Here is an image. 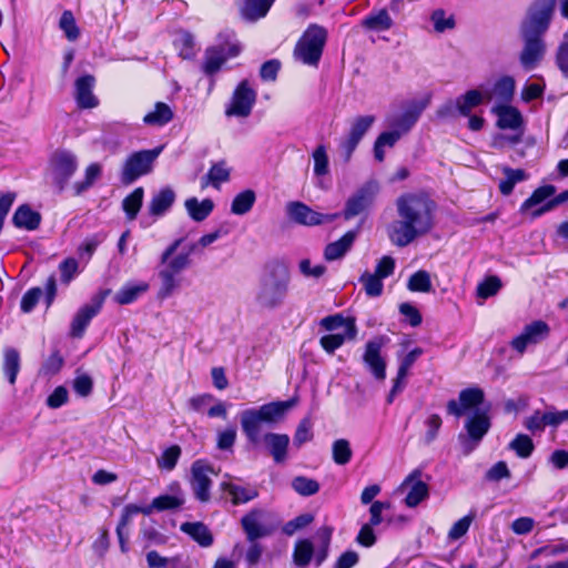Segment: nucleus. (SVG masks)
Returning <instances> with one entry per match:
<instances>
[{
  "label": "nucleus",
  "mask_w": 568,
  "mask_h": 568,
  "mask_svg": "<svg viewBox=\"0 0 568 568\" xmlns=\"http://www.w3.org/2000/svg\"><path fill=\"white\" fill-rule=\"evenodd\" d=\"M435 202L425 193H405L396 200L397 220L387 226L389 241L405 247L434 226Z\"/></svg>",
  "instance_id": "obj_1"
},
{
  "label": "nucleus",
  "mask_w": 568,
  "mask_h": 568,
  "mask_svg": "<svg viewBox=\"0 0 568 568\" xmlns=\"http://www.w3.org/2000/svg\"><path fill=\"white\" fill-rule=\"evenodd\" d=\"M295 405V399L272 402L258 408H248L240 414L241 427L248 443L256 446L264 443L276 464L287 458L290 437L286 434L266 433L262 435V425L280 423L286 412Z\"/></svg>",
  "instance_id": "obj_2"
},
{
  "label": "nucleus",
  "mask_w": 568,
  "mask_h": 568,
  "mask_svg": "<svg viewBox=\"0 0 568 568\" xmlns=\"http://www.w3.org/2000/svg\"><path fill=\"white\" fill-rule=\"evenodd\" d=\"M291 275L287 265L281 260H272L265 265L261 276L255 302L263 310H275L283 305L290 288Z\"/></svg>",
  "instance_id": "obj_3"
},
{
  "label": "nucleus",
  "mask_w": 568,
  "mask_h": 568,
  "mask_svg": "<svg viewBox=\"0 0 568 568\" xmlns=\"http://www.w3.org/2000/svg\"><path fill=\"white\" fill-rule=\"evenodd\" d=\"M183 239H178L171 243L162 253L160 258V270L158 276L161 281V286L158 293L160 298L171 296L180 286V274L190 267L191 253L195 244H192L187 252L176 254L178 248L181 246Z\"/></svg>",
  "instance_id": "obj_4"
},
{
  "label": "nucleus",
  "mask_w": 568,
  "mask_h": 568,
  "mask_svg": "<svg viewBox=\"0 0 568 568\" xmlns=\"http://www.w3.org/2000/svg\"><path fill=\"white\" fill-rule=\"evenodd\" d=\"M558 0H534L519 28L520 34L541 37L548 31Z\"/></svg>",
  "instance_id": "obj_5"
},
{
  "label": "nucleus",
  "mask_w": 568,
  "mask_h": 568,
  "mask_svg": "<svg viewBox=\"0 0 568 568\" xmlns=\"http://www.w3.org/2000/svg\"><path fill=\"white\" fill-rule=\"evenodd\" d=\"M327 32L318 24H311L294 48L296 60L311 67H317L326 43Z\"/></svg>",
  "instance_id": "obj_6"
},
{
  "label": "nucleus",
  "mask_w": 568,
  "mask_h": 568,
  "mask_svg": "<svg viewBox=\"0 0 568 568\" xmlns=\"http://www.w3.org/2000/svg\"><path fill=\"white\" fill-rule=\"evenodd\" d=\"M162 149V146H159L152 150H142L128 156L121 171V182L129 185L140 176L151 173Z\"/></svg>",
  "instance_id": "obj_7"
},
{
  "label": "nucleus",
  "mask_w": 568,
  "mask_h": 568,
  "mask_svg": "<svg viewBox=\"0 0 568 568\" xmlns=\"http://www.w3.org/2000/svg\"><path fill=\"white\" fill-rule=\"evenodd\" d=\"M233 37L230 32H222L219 34V43L206 49L203 71L207 75L215 74L229 58L240 53L241 48L233 41Z\"/></svg>",
  "instance_id": "obj_8"
},
{
  "label": "nucleus",
  "mask_w": 568,
  "mask_h": 568,
  "mask_svg": "<svg viewBox=\"0 0 568 568\" xmlns=\"http://www.w3.org/2000/svg\"><path fill=\"white\" fill-rule=\"evenodd\" d=\"M490 428V418L486 412H477L465 423L466 433L458 435V442L465 455L470 454Z\"/></svg>",
  "instance_id": "obj_9"
},
{
  "label": "nucleus",
  "mask_w": 568,
  "mask_h": 568,
  "mask_svg": "<svg viewBox=\"0 0 568 568\" xmlns=\"http://www.w3.org/2000/svg\"><path fill=\"white\" fill-rule=\"evenodd\" d=\"M272 514L261 508H254L241 519V526L248 541L267 537L274 532L277 524L271 521Z\"/></svg>",
  "instance_id": "obj_10"
},
{
  "label": "nucleus",
  "mask_w": 568,
  "mask_h": 568,
  "mask_svg": "<svg viewBox=\"0 0 568 568\" xmlns=\"http://www.w3.org/2000/svg\"><path fill=\"white\" fill-rule=\"evenodd\" d=\"M375 115H359L353 119L351 122L349 130L345 134V136L341 140L338 145L339 155L344 160V162H349L354 151L357 145L367 133V131L375 123Z\"/></svg>",
  "instance_id": "obj_11"
},
{
  "label": "nucleus",
  "mask_w": 568,
  "mask_h": 568,
  "mask_svg": "<svg viewBox=\"0 0 568 568\" xmlns=\"http://www.w3.org/2000/svg\"><path fill=\"white\" fill-rule=\"evenodd\" d=\"M378 193V184L376 182H366L357 189L345 202L343 217L351 220L355 216L366 213L373 205Z\"/></svg>",
  "instance_id": "obj_12"
},
{
  "label": "nucleus",
  "mask_w": 568,
  "mask_h": 568,
  "mask_svg": "<svg viewBox=\"0 0 568 568\" xmlns=\"http://www.w3.org/2000/svg\"><path fill=\"white\" fill-rule=\"evenodd\" d=\"M286 214L288 219L297 224L314 226L331 223L336 220L339 214H322L300 201L288 202L286 204Z\"/></svg>",
  "instance_id": "obj_13"
},
{
  "label": "nucleus",
  "mask_w": 568,
  "mask_h": 568,
  "mask_svg": "<svg viewBox=\"0 0 568 568\" xmlns=\"http://www.w3.org/2000/svg\"><path fill=\"white\" fill-rule=\"evenodd\" d=\"M255 100V90L250 85L247 80H243L234 90L225 113L227 116L246 118L251 114Z\"/></svg>",
  "instance_id": "obj_14"
},
{
  "label": "nucleus",
  "mask_w": 568,
  "mask_h": 568,
  "mask_svg": "<svg viewBox=\"0 0 568 568\" xmlns=\"http://www.w3.org/2000/svg\"><path fill=\"white\" fill-rule=\"evenodd\" d=\"M387 342L386 336H377L365 345L363 362L377 381L386 378V361L382 357L381 352Z\"/></svg>",
  "instance_id": "obj_15"
},
{
  "label": "nucleus",
  "mask_w": 568,
  "mask_h": 568,
  "mask_svg": "<svg viewBox=\"0 0 568 568\" xmlns=\"http://www.w3.org/2000/svg\"><path fill=\"white\" fill-rule=\"evenodd\" d=\"M109 293L110 290L100 292L91 298L89 304L82 306L77 312L71 323V336L82 337L90 321L100 312Z\"/></svg>",
  "instance_id": "obj_16"
},
{
  "label": "nucleus",
  "mask_w": 568,
  "mask_h": 568,
  "mask_svg": "<svg viewBox=\"0 0 568 568\" xmlns=\"http://www.w3.org/2000/svg\"><path fill=\"white\" fill-rule=\"evenodd\" d=\"M212 473L213 468L203 460H196L192 464L190 484L195 498L201 503H207L211 499L212 480L210 474Z\"/></svg>",
  "instance_id": "obj_17"
},
{
  "label": "nucleus",
  "mask_w": 568,
  "mask_h": 568,
  "mask_svg": "<svg viewBox=\"0 0 568 568\" xmlns=\"http://www.w3.org/2000/svg\"><path fill=\"white\" fill-rule=\"evenodd\" d=\"M54 182L62 190L78 168L77 156L70 152H57L51 160Z\"/></svg>",
  "instance_id": "obj_18"
},
{
  "label": "nucleus",
  "mask_w": 568,
  "mask_h": 568,
  "mask_svg": "<svg viewBox=\"0 0 568 568\" xmlns=\"http://www.w3.org/2000/svg\"><path fill=\"white\" fill-rule=\"evenodd\" d=\"M485 398L484 390L479 387L465 388L459 393V402L452 399L447 403V413L460 417L466 410L478 407Z\"/></svg>",
  "instance_id": "obj_19"
},
{
  "label": "nucleus",
  "mask_w": 568,
  "mask_h": 568,
  "mask_svg": "<svg viewBox=\"0 0 568 568\" xmlns=\"http://www.w3.org/2000/svg\"><path fill=\"white\" fill-rule=\"evenodd\" d=\"M429 100V97H427L419 101H413L403 114L388 119V125L394 130L398 129L402 135L407 133L427 108Z\"/></svg>",
  "instance_id": "obj_20"
},
{
  "label": "nucleus",
  "mask_w": 568,
  "mask_h": 568,
  "mask_svg": "<svg viewBox=\"0 0 568 568\" xmlns=\"http://www.w3.org/2000/svg\"><path fill=\"white\" fill-rule=\"evenodd\" d=\"M524 41V48L520 52V63L526 70H532L542 59L546 44L541 37L520 34Z\"/></svg>",
  "instance_id": "obj_21"
},
{
  "label": "nucleus",
  "mask_w": 568,
  "mask_h": 568,
  "mask_svg": "<svg viewBox=\"0 0 568 568\" xmlns=\"http://www.w3.org/2000/svg\"><path fill=\"white\" fill-rule=\"evenodd\" d=\"M422 471L416 469L409 474L400 485L402 489L408 488L405 504L407 507H416L428 497V486L420 479Z\"/></svg>",
  "instance_id": "obj_22"
},
{
  "label": "nucleus",
  "mask_w": 568,
  "mask_h": 568,
  "mask_svg": "<svg viewBox=\"0 0 568 568\" xmlns=\"http://www.w3.org/2000/svg\"><path fill=\"white\" fill-rule=\"evenodd\" d=\"M95 79L87 74L75 80L74 98L81 109H92L99 104L98 98L93 94Z\"/></svg>",
  "instance_id": "obj_23"
},
{
  "label": "nucleus",
  "mask_w": 568,
  "mask_h": 568,
  "mask_svg": "<svg viewBox=\"0 0 568 568\" xmlns=\"http://www.w3.org/2000/svg\"><path fill=\"white\" fill-rule=\"evenodd\" d=\"M423 354V349L419 347L410 351L400 362L397 376L394 381V385L387 396V403H393L395 396L400 393L405 387V378L408 375L410 367L414 365L416 359Z\"/></svg>",
  "instance_id": "obj_24"
},
{
  "label": "nucleus",
  "mask_w": 568,
  "mask_h": 568,
  "mask_svg": "<svg viewBox=\"0 0 568 568\" xmlns=\"http://www.w3.org/2000/svg\"><path fill=\"white\" fill-rule=\"evenodd\" d=\"M497 115V125L503 130H523V115L518 109L507 104L496 105L493 109Z\"/></svg>",
  "instance_id": "obj_25"
},
{
  "label": "nucleus",
  "mask_w": 568,
  "mask_h": 568,
  "mask_svg": "<svg viewBox=\"0 0 568 568\" xmlns=\"http://www.w3.org/2000/svg\"><path fill=\"white\" fill-rule=\"evenodd\" d=\"M356 336V323L355 320H351L347 324V329L344 332V334L324 335L321 337L320 344L326 353L333 354L337 348H339L345 343V341H354Z\"/></svg>",
  "instance_id": "obj_26"
},
{
  "label": "nucleus",
  "mask_w": 568,
  "mask_h": 568,
  "mask_svg": "<svg viewBox=\"0 0 568 568\" xmlns=\"http://www.w3.org/2000/svg\"><path fill=\"white\" fill-rule=\"evenodd\" d=\"M357 234V230L348 231L339 240L326 245L324 251L325 260L335 261L342 258L351 250Z\"/></svg>",
  "instance_id": "obj_27"
},
{
  "label": "nucleus",
  "mask_w": 568,
  "mask_h": 568,
  "mask_svg": "<svg viewBox=\"0 0 568 568\" xmlns=\"http://www.w3.org/2000/svg\"><path fill=\"white\" fill-rule=\"evenodd\" d=\"M220 488L223 491L229 493L233 505L248 503L258 496V491L256 488L252 486H239L233 484L232 481H222L220 484Z\"/></svg>",
  "instance_id": "obj_28"
},
{
  "label": "nucleus",
  "mask_w": 568,
  "mask_h": 568,
  "mask_svg": "<svg viewBox=\"0 0 568 568\" xmlns=\"http://www.w3.org/2000/svg\"><path fill=\"white\" fill-rule=\"evenodd\" d=\"M174 201V191L171 187H164L151 199L149 212L153 216H161L173 205Z\"/></svg>",
  "instance_id": "obj_29"
},
{
  "label": "nucleus",
  "mask_w": 568,
  "mask_h": 568,
  "mask_svg": "<svg viewBox=\"0 0 568 568\" xmlns=\"http://www.w3.org/2000/svg\"><path fill=\"white\" fill-rule=\"evenodd\" d=\"M13 224L17 227L26 229L29 231L38 229L41 222V215L31 210L27 204H23L17 209L12 217Z\"/></svg>",
  "instance_id": "obj_30"
},
{
  "label": "nucleus",
  "mask_w": 568,
  "mask_h": 568,
  "mask_svg": "<svg viewBox=\"0 0 568 568\" xmlns=\"http://www.w3.org/2000/svg\"><path fill=\"white\" fill-rule=\"evenodd\" d=\"M136 505L129 504L126 505L121 514L120 521L116 526V535L119 538V544L122 552L128 551V540H129V526L131 524L133 515L136 514Z\"/></svg>",
  "instance_id": "obj_31"
},
{
  "label": "nucleus",
  "mask_w": 568,
  "mask_h": 568,
  "mask_svg": "<svg viewBox=\"0 0 568 568\" xmlns=\"http://www.w3.org/2000/svg\"><path fill=\"white\" fill-rule=\"evenodd\" d=\"M181 530L191 536L202 547H210L213 544V535L207 526L201 521L183 523Z\"/></svg>",
  "instance_id": "obj_32"
},
{
  "label": "nucleus",
  "mask_w": 568,
  "mask_h": 568,
  "mask_svg": "<svg viewBox=\"0 0 568 568\" xmlns=\"http://www.w3.org/2000/svg\"><path fill=\"white\" fill-rule=\"evenodd\" d=\"M190 217L195 222L204 221L213 211L214 203L211 199L199 201L196 197H190L184 203Z\"/></svg>",
  "instance_id": "obj_33"
},
{
  "label": "nucleus",
  "mask_w": 568,
  "mask_h": 568,
  "mask_svg": "<svg viewBox=\"0 0 568 568\" xmlns=\"http://www.w3.org/2000/svg\"><path fill=\"white\" fill-rule=\"evenodd\" d=\"M515 92V80L511 77L500 78L489 91H485L486 100L498 99L503 102L511 100Z\"/></svg>",
  "instance_id": "obj_34"
},
{
  "label": "nucleus",
  "mask_w": 568,
  "mask_h": 568,
  "mask_svg": "<svg viewBox=\"0 0 568 568\" xmlns=\"http://www.w3.org/2000/svg\"><path fill=\"white\" fill-rule=\"evenodd\" d=\"M556 193V187L551 184L537 187L532 194L521 204L520 212H527L531 209L537 210L544 205Z\"/></svg>",
  "instance_id": "obj_35"
},
{
  "label": "nucleus",
  "mask_w": 568,
  "mask_h": 568,
  "mask_svg": "<svg viewBox=\"0 0 568 568\" xmlns=\"http://www.w3.org/2000/svg\"><path fill=\"white\" fill-rule=\"evenodd\" d=\"M402 138L398 129H392L390 131L382 132L374 143V156L378 162H383L385 159V148H393L396 142Z\"/></svg>",
  "instance_id": "obj_36"
},
{
  "label": "nucleus",
  "mask_w": 568,
  "mask_h": 568,
  "mask_svg": "<svg viewBox=\"0 0 568 568\" xmlns=\"http://www.w3.org/2000/svg\"><path fill=\"white\" fill-rule=\"evenodd\" d=\"M273 2L274 0H245L242 16L248 21H255L267 13Z\"/></svg>",
  "instance_id": "obj_37"
},
{
  "label": "nucleus",
  "mask_w": 568,
  "mask_h": 568,
  "mask_svg": "<svg viewBox=\"0 0 568 568\" xmlns=\"http://www.w3.org/2000/svg\"><path fill=\"white\" fill-rule=\"evenodd\" d=\"M2 371L10 384H14L20 371V355L16 348L8 347L3 352Z\"/></svg>",
  "instance_id": "obj_38"
},
{
  "label": "nucleus",
  "mask_w": 568,
  "mask_h": 568,
  "mask_svg": "<svg viewBox=\"0 0 568 568\" xmlns=\"http://www.w3.org/2000/svg\"><path fill=\"white\" fill-rule=\"evenodd\" d=\"M230 180V170L224 161L217 162L211 166L207 174L202 179V186L209 184L215 189H220L221 183Z\"/></svg>",
  "instance_id": "obj_39"
},
{
  "label": "nucleus",
  "mask_w": 568,
  "mask_h": 568,
  "mask_svg": "<svg viewBox=\"0 0 568 568\" xmlns=\"http://www.w3.org/2000/svg\"><path fill=\"white\" fill-rule=\"evenodd\" d=\"M172 119L173 112L171 108L163 102H158L154 110L144 115L143 122L152 126H162L169 123Z\"/></svg>",
  "instance_id": "obj_40"
},
{
  "label": "nucleus",
  "mask_w": 568,
  "mask_h": 568,
  "mask_svg": "<svg viewBox=\"0 0 568 568\" xmlns=\"http://www.w3.org/2000/svg\"><path fill=\"white\" fill-rule=\"evenodd\" d=\"M148 290L149 284L145 282H141L134 285H125L119 292H116L113 300L119 305H126L134 302L141 294L145 293Z\"/></svg>",
  "instance_id": "obj_41"
},
{
  "label": "nucleus",
  "mask_w": 568,
  "mask_h": 568,
  "mask_svg": "<svg viewBox=\"0 0 568 568\" xmlns=\"http://www.w3.org/2000/svg\"><path fill=\"white\" fill-rule=\"evenodd\" d=\"M505 179L499 182V191L504 195L511 194L514 186L528 179V174L523 169L503 168Z\"/></svg>",
  "instance_id": "obj_42"
},
{
  "label": "nucleus",
  "mask_w": 568,
  "mask_h": 568,
  "mask_svg": "<svg viewBox=\"0 0 568 568\" xmlns=\"http://www.w3.org/2000/svg\"><path fill=\"white\" fill-rule=\"evenodd\" d=\"M485 99L486 95L484 92L478 90L467 91L465 94L456 99L459 106V114L463 116H468L471 110L481 104Z\"/></svg>",
  "instance_id": "obj_43"
},
{
  "label": "nucleus",
  "mask_w": 568,
  "mask_h": 568,
  "mask_svg": "<svg viewBox=\"0 0 568 568\" xmlns=\"http://www.w3.org/2000/svg\"><path fill=\"white\" fill-rule=\"evenodd\" d=\"M143 196L144 190L140 186L123 199L122 207L129 221H133L138 216L143 203Z\"/></svg>",
  "instance_id": "obj_44"
},
{
  "label": "nucleus",
  "mask_w": 568,
  "mask_h": 568,
  "mask_svg": "<svg viewBox=\"0 0 568 568\" xmlns=\"http://www.w3.org/2000/svg\"><path fill=\"white\" fill-rule=\"evenodd\" d=\"M256 200L253 190H245L235 195L232 201L231 212L236 215H244L251 211Z\"/></svg>",
  "instance_id": "obj_45"
},
{
  "label": "nucleus",
  "mask_w": 568,
  "mask_h": 568,
  "mask_svg": "<svg viewBox=\"0 0 568 568\" xmlns=\"http://www.w3.org/2000/svg\"><path fill=\"white\" fill-rule=\"evenodd\" d=\"M353 450L347 439H336L332 445V458L337 465H346L351 462Z\"/></svg>",
  "instance_id": "obj_46"
},
{
  "label": "nucleus",
  "mask_w": 568,
  "mask_h": 568,
  "mask_svg": "<svg viewBox=\"0 0 568 568\" xmlns=\"http://www.w3.org/2000/svg\"><path fill=\"white\" fill-rule=\"evenodd\" d=\"M59 28L64 33L65 38L73 42L77 41L80 37V29L77 26L75 18L70 10H65L60 20Z\"/></svg>",
  "instance_id": "obj_47"
},
{
  "label": "nucleus",
  "mask_w": 568,
  "mask_h": 568,
  "mask_svg": "<svg viewBox=\"0 0 568 568\" xmlns=\"http://www.w3.org/2000/svg\"><path fill=\"white\" fill-rule=\"evenodd\" d=\"M407 288L412 292L429 293L433 290L429 273L424 270L414 273L408 280Z\"/></svg>",
  "instance_id": "obj_48"
},
{
  "label": "nucleus",
  "mask_w": 568,
  "mask_h": 568,
  "mask_svg": "<svg viewBox=\"0 0 568 568\" xmlns=\"http://www.w3.org/2000/svg\"><path fill=\"white\" fill-rule=\"evenodd\" d=\"M314 554L313 545L310 540H300L295 545L293 561L298 567H305L310 564Z\"/></svg>",
  "instance_id": "obj_49"
},
{
  "label": "nucleus",
  "mask_w": 568,
  "mask_h": 568,
  "mask_svg": "<svg viewBox=\"0 0 568 568\" xmlns=\"http://www.w3.org/2000/svg\"><path fill=\"white\" fill-rule=\"evenodd\" d=\"M392 23L393 21L386 10H381L376 14L367 16L362 22L365 28L375 31L388 30Z\"/></svg>",
  "instance_id": "obj_50"
},
{
  "label": "nucleus",
  "mask_w": 568,
  "mask_h": 568,
  "mask_svg": "<svg viewBox=\"0 0 568 568\" xmlns=\"http://www.w3.org/2000/svg\"><path fill=\"white\" fill-rule=\"evenodd\" d=\"M292 488L301 496H313L318 493L320 484L317 480L305 477L296 476L292 480Z\"/></svg>",
  "instance_id": "obj_51"
},
{
  "label": "nucleus",
  "mask_w": 568,
  "mask_h": 568,
  "mask_svg": "<svg viewBox=\"0 0 568 568\" xmlns=\"http://www.w3.org/2000/svg\"><path fill=\"white\" fill-rule=\"evenodd\" d=\"M383 280L375 274L366 271L359 277V282L363 284L365 293L369 297H378L383 293Z\"/></svg>",
  "instance_id": "obj_52"
},
{
  "label": "nucleus",
  "mask_w": 568,
  "mask_h": 568,
  "mask_svg": "<svg viewBox=\"0 0 568 568\" xmlns=\"http://www.w3.org/2000/svg\"><path fill=\"white\" fill-rule=\"evenodd\" d=\"M534 447L531 438L525 434H518L509 444V448L520 458H528L531 455Z\"/></svg>",
  "instance_id": "obj_53"
},
{
  "label": "nucleus",
  "mask_w": 568,
  "mask_h": 568,
  "mask_svg": "<svg viewBox=\"0 0 568 568\" xmlns=\"http://www.w3.org/2000/svg\"><path fill=\"white\" fill-rule=\"evenodd\" d=\"M181 447L179 445H172L168 449H165L162 455L156 459L158 466L161 469L172 470L180 456H181Z\"/></svg>",
  "instance_id": "obj_54"
},
{
  "label": "nucleus",
  "mask_w": 568,
  "mask_h": 568,
  "mask_svg": "<svg viewBox=\"0 0 568 568\" xmlns=\"http://www.w3.org/2000/svg\"><path fill=\"white\" fill-rule=\"evenodd\" d=\"M501 288V281L497 276H488L477 286V295L481 298H488L498 293Z\"/></svg>",
  "instance_id": "obj_55"
},
{
  "label": "nucleus",
  "mask_w": 568,
  "mask_h": 568,
  "mask_svg": "<svg viewBox=\"0 0 568 568\" xmlns=\"http://www.w3.org/2000/svg\"><path fill=\"white\" fill-rule=\"evenodd\" d=\"M524 329L532 344L541 342L549 334V326L542 321H535L531 324L526 325Z\"/></svg>",
  "instance_id": "obj_56"
},
{
  "label": "nucleus",
  "mask_w": 568,
  "mask_h": 568,
  "mask_svg": "<svg viewBox=\"0 0 568 568\" xmlns=\"http://www.w3.org/2000/svg\"><path fill=\"white\" fill-rule=\"evenodd\" d=\"M313 424L308 417L303 418L294 434V445L301 447L303 444L312 440L313 438Z\"/></svg>",
  "instance_id": "obj_57"
},
{
  "label": "nucleus",
  "mask_w": 568,
  "mask_h": 568,
  "mask_svg": "<svg viewBox=\"0 0 568 568\" xmlns=\"http://www.w3.org/2000/svg\"><path fill=\"white\" fill-rule=\"evenodd\" d=\"M314 173L323 176L328 173V156L324 145H318L313 152Z\"/></svg>",
  "instance_id": "obj_58"
},
{
  "label": "nucleus",
  "mask_w": 568,
  "mask_h": 568,
  "mask_svg": "<svg viewBox=\"0 0 568 568\" xmlns=\"http://www.w3.org/2000/svg\"><path fill=\"white\" fill-rule=\"evenodd\" d=\"M102 172V168L99 163H92L90 164L85 170V180L83 182H79L74 184L77 194H80L91 185L100 178Z\"/></svg>",
  "instance_id": "obj_59"
},
{
  "label": "nucleus",
  "mask_w": 568,
  "mask_h": 568,
  "mask_svg": "<svg viewBox=\"0 0 568 568\" xmlns=\"http://www.w3.org/2000/svg\"><path fill=\"white\" fill-rule=\"evenodd\" d=\"M556 64L562 75L568 79V31L564 34L556 52Z\"/></svg>",
  "instance_id": "obj_60"
},
{
  "label": "nucleus",
  "mask_w": 568,
  "mask_h": 568,
  "mask_svg": "<svg viewBox=\"0 0 568 568\" xmlns=\"http://www.w3.org/2000/svg\"><path fill=\"white\" fill-rule=\"evenodd\" d=\"M236 436L235 426H230L224 430H220L217 433L216 447L220 450H231L235 444Z\"/></svg>",
  "instance_id": "obj_61"
},
{
  "label": "nucleus",
  "mask_w": 568,
  "mask_h": 568,
  "mask_svg": "<svg viewBox=\"0 0 568 568\" xmlns=\"http://www.w3.org/2000/svg\"><path fill=\"white\" fill-rule=\"evenodd\" d=\"M59 271L61 275V282L69 284L78 274L79 263L75 258L68 257L60 263Z\"/></svg>",
  "instance_id": "obj_62"
},
{
  "label": "nucleus",
  "mask_w": 568,
  "mask_h": 568,
  "mask_svg": "<svg viewBox=\"0 0 568 568\" xmlns=\"http://www.w3.org/2000/svg\"><path fill=\"white\" fill-rule=\"evenodd\" d=\"M42 296V290L40 287H32L28 290L21 298V311L23 313H30L38 304Z\"/></svg>",
  "instance_id": "obj_63"
},
{
  "label": "nucleus",
  "mask_w": 568,
  "mask_h": 568,
  "mask_svg": "<svg viewBox=\"0 0 568 568\" xmlns=\"http://www.w3.org/2000/svg\"><path fill=\"white\" fill-rule=\"evenodd\" d=\"M63 363L62 356L55 351L42 364L41 373L45 376L54 375L61 369Z\"/></svg>",
  "instance_id": "obj_64"
}]
</instances>
